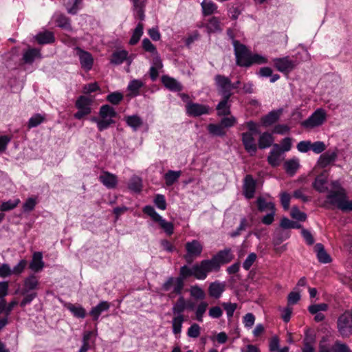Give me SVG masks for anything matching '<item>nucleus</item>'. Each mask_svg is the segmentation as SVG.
Wrapping results in <instances>:
<instances>
[{"label":"nucleus","mask_w":352,"mask_h":352,"mask_svg":"<svg viewBox=\"0 0 352 352\" xmlns=\"http://www.w3.org/2000/svg\"><path fill=\"white\" fill-rule=\"evenodd\" d=\"M322 206L325 208L336 206L343 212H351L352 211V201L347 200L345 189H342L341 191L331 190L327 195L326 200Z\"/></svg>","instance_id":"obj_1"},{"label":"nucleus","mask_w":352,"mask_h":352,"mask_svg":"<svg viewBox=\"0 0 352 352\" xmlns=\"http://www.w3.org/2000/svg\"><path fill=\"white\" fill-rule=\"evenodd\" d=\"M142 211L144 213L149 216L154 222L158 223L160 227L167 235L170 236L173 234V223L163 219L162 217L155 211V208L152 206H145L143 208Z\"/></svg>","instance_id":"obj_2"},{"label":"nucleus","mask_w":352,"mask_h":352,"mask_svg":"<svg viewBox=\"0 0 352 352\" xmlns=\"http://www.w3.org/2000/svg\"><path fill=\"white\" fill-rule=\"evenodd\" d=\"M327 118L326 111L322 108H318L307 119L301 122V126L306 129H312L322 126Z\"/></svg>","instance_id":"obj_3"},{"label":"nucleus","mask_w":352,"mask_h":352,"mask_svg":"<svg viewBox=\"0 0 352 352\" xmlns=\"http://www.w3.org/2000/svg\"><path fill=\"white\" fill-rule=\"evenodd\" d=\"M233 47L236 57V64L240 67H249L251 52L246 45L239 41H234Z\"/></svg>","instance_id":"obj_4"},{"label":"nucleus","mask_w":352,"mask_h":352,"mask_svg":"<svg viewBox=\"0 0 352 352\" xmlns=\"http://www.w3.org/2000/svg\"><path fill=\"white\" fill-rule=\"evenodd\" d=\"M214 82L218 94L222 98H230L232 95L231 89V80L223 75L217 74L214 76Z\"/></svg>","instance_id":"obj_5"},{"label":"nucleus","mask_w":352,"mask_h":352,"mask_svg":"<svg viewBox=\"0 0 352 352\" xmlns=\"http://www.w3.org/2000/svg\"><path fill=\"white\" fill-rule=\"evenodd\" d=\"M234 258L230 248H225L223 250H220L215 255H214L211 259H208L210 261L212 267L214 268V271H218L220 266L223 264L230 263Z\"/></svg>","instance_id":"obj_6"},{"label":"nucleus","mask_w":352,"mask_h":352,"mask_svg":"<svg viewBox=\"0 0 352 352\" xmlns=\"http://www.w3.org/2000/svg\"><path fill=\"white\" fill-rule=\"evenodd\" d=\"M92 100L84 96H80L76 101L75 105L78 111L74 114V118L78 120L82 119L84 116L89 115L91 111Z\"/></svg>","instance_id":"obj_7"},{"label":"nucleus","mask_w":352,"mask_h":352,"mask_svg":"<svg viewBox=\"0 0 352 352\" xmlns=\"http://www.w3.org/2000/svg\"><path fill=\"white\" fill-rule=\"evenodd\" d=\"M214 271L208 259L203 260L199 263L192 265L193 276L198 280H204L209 272Z\"/></svg>","instance_id":"obj_8"},{"label":"nucleus","mask_w":352,"mask_h":352,"mask_svg":"<svg viewBox=\"0 0 352 352\" xmlns=\"http://www.w3.org/2000/svg\"><path fill=\"white\" fill-rule=\"evenodd\" d=\"M193 274L192 267H189L187 265L181 267L179 276L175 278V286L173 287V293L180 295L184 285V280L190 276H193Z\"/></svg>","instance_id":"obj_9"},{"label":"nucleus","mask_w":352,"mask_h":352,"mask_svg":"<svg viewBox=\"0 0 352 352\" xmlns=\"http://www.w3.org/2000/svg\"><path fill=\"white\" fill-rule=\"evenodd\" d=\"M338 330L343 338H349L352 334V320L347 315L340 316L337 321Z\"/></svg>","instance_id":"obj_10"},{"label":"nucleus","mask_w":352,"mask_h":352,"mask_svg":"<svg viewBox=\"0 0 352 352\" xmlns=\"http://www.w3.org/2000/svg\"><path fill=\"white\" fill-rule=\"evenodd\" d=\"M75 50L78 56L81 67L87 72L91 70L94 65V58L91 54L79 47H76Z\"/></svg>","instance_id":"obj_11"},{"label":"nucleus","mask_w":352,"mask_h":352,"mask_svg":"<svg viewBox=\"0 0 352 352\" xmlns=\"http://www.w3.org/2000/svg\"><path fill=\"white\" fill-rule=\"evenodd\" d=\"M186 107L188 115L193 117L209 114L212 110L208 105L194 102H188Z\"/></svg>","instance_id":"obj_12"},{"label":"nucleus","mask_w":352,"mask_h":352,"mask_svg":"<svg viewBox=\"0 0 352 352\" xmlns=\"http://www.w3.org/2000/svg\"><path fill=\"white\" fill-rule=\"evenodd\" d=\"M185 247L187 254L184 256V258L188 263L192 262L193 257L199 256L203 250L202 245L197 240L186 243Z\"/></svg>","instance_id":"obj_13"},{"label":"nucleus","mask_w":352,"mask_h":352,"mask_svg":"<svg viewBox=\"0 0 352 352\" xmlns=\"http://www.w3.org/2000/svg\"><path fill=\"white\" fill-rule=\"evenodd\" d=\"M256 187V182L251 175H247L243 179V194L244 197L250 199L254 197Z\"/></svg>","instance_id":"obj_14"},{"label":"nucleus","mask_w":352,"mask_h":352,"mask_svg":"<svg viewBox=\"0 0 352 352\" xmlns=\"http://www.w3.org/2000/svg\"><path fill=\"white\" fill-rule=\"evenodd\" d=\"M273 61L277 70L283 73H288L295 67L294 62L289 60L287 56L283 58H276Z\"/></svg>","instance_id":"obj_15"},{"label":"nucleus","mask_w":352,"mask_h":352,"mask_svg":"<svg viewBox=\"0 0 352 352\" xmlns=\"http://www.w3.org/2000/svg\"><path fill=\"white\" fill-rule=\"evenodd\" d=\"M283 112V109L282 108L271 111L267 114L261 118V121L262 125L265 127L272 126L277 121H278Z\"/></svg>","instance_id":"obj_16"},{"label":"nucleus","mask_w":352,"mask_h":352,"mask_svg":"<svg viewBox=\"0 0 352 352\" xmlns=\"http://www.w3.org/2000/svg\"><path fill=\"white\" fill-rule=\"evenodd\" d=\"M241 136L245 149L251 155H254L257 151V148L253 134L252 133H243Z\"/></svg>","instance_id":"obj_17"},{"label":"nucleus","mask_w":352,"mask_h":352,"mask_svg":"<svg viewBox=\"0 0 352 352\" xmlns=\"http://www.w3.org/2000/svg\"><path fill=\"white\" fill-rule=\"evenodd\" d=\"M281 148L279 144H274L272 149L270 151L267 157V162L273 167H276L280 165L281 162Z\"/></svg>","instance_id":"obj_18"},{"label":"nucleus","mask_w":352,"mask_h":352,"mask_svg":"<svg viewBox=\"0 0 352 352\" xmlns=\"http://www.w3.org/2000/svg\"><path fill=\"white\" fill-rule=\"evenodd\" d=\"M99 181L107 188H115L118 184V178L115 174L103 171L99 176Z\"/></svg>","instance_id":"obj_19"},{"label":"nucleus","mask_w":352,"mask_h":352,"mask_svg":"<svg viewBox=\"0 0 352 352\" xmlns=\"http://www.w3.org/2000/svg\"><path fill=\"white\" fill-rule=\"evenodd\" d=\"M338 157L337 149L333 151H327L322 154L318 160V165L320 168H326L327 166L334 162Z\"/></svg>","instance_id":"obj_20"},{"label":"nucleus","mask_w":352,"mask_h":352,"mask_svg":"<svg viewBox=\"0 0 352 352\" xmlns=\"http://www.w3.org/2000/svg\"><path fill=\"white\" fill-rule=\"evenodd\" d=\"M327 171L324 170L319 175H318L313 183L314 188L319 192H324L328 190L326 186L327 183Z\"/></svg>","instance_id":"obj_21"},{"label":"nucleus","mask_w":352,"mask_h":352,"mask_svg":"<svg viewBox=\"0 0 352 352\" xmlns=\"http://www.w3.org/2000/svg\"><path fill=\"white\" fill-rule=\"evenodd\" d=\"M38 287V280L34 275H30L24 280L23 287L21 294H26L27 292H35Z\"/></svg>","instance_id":"obj_22"},{"label":"nucleus","mask_w":352,"mask_h":352,"mask_svg":"<svg viewBox=\"0 0 352 352\" xmlns=\"http://www.w3.org/2000/svg\"><path fill=\"white\" fill-rule=\"evenodd\" d=\"M226 285L223 283L215 281L211 283L208 287V293L210 296L214 298H219L222 293L225 291Z\"/></svg>","instance_id":"obj_23"},{"label":"nucleus","mask_w":352,"mask_h":352,"mask_svg":"<svg viewBox=\"0 0 352 352\" xmlns=\"http://www.w3.org/2000/svg\"><path fill=\"white\" fill-rule=\"evenodd\" d=\"M317 258L321 263H329L331 262V256L326 252L324 245L322 243H316L314 247Z\"/></svg>","instance_id":"obj_24"},{"label":"nucleus","mask_w":352,"mask_h":352,"mask_svg":"<svg viewBox=\"0 0 352 352\" xmlns=\"http://www.w3.org/2000/svg\"><path fill=\"white\" fill-rule=\"evenodd\" d=\"M162 82L163 85L170 91H179L182 89V85L176 79L168 76H162Z\"/></svg>","instance_id":"obj_25"},{"label":"nucleus","mask_w":352,"mask_h":352,"mask_svg":"<svg viewBox=\"0 0 352 352\" xmlns=\"http://www.w3.org/2000/svg\"><path fill=\"white\" fill-rule=\"evenodd\" d=\"M29 267L34 272H38L42 270L44 267V262L43 261V254L41 252L34 253Z\"/></svg>","instance_id":"obj_26"},{"label":"nucleus","mask_w":352,"mask_h":352,"mask_svg":"<svg viewBox=\"0 0 352 352\" xmlns=\"http://www.w3.org/2000/svg\"><path fill=\"white\" fill-rule=\"evenodd\" d=\"M110 307V304L107 301H101L96 306L91 308L89 314L92 316L93 320L96 321L99 318L100 314L107 311Z\"/></svg>","instance_id":"obj_27"},{"label":"nucleus","mask_w":352,"mask_h":352,"mask_svg":"<svg viewBox=\"0 0 352 352\" xmlns=\"http://www.w3.org/2000/svg\"><path fill=\"white\" fill-rule=\"evenodd\" d=\"M127 126L131 127L133 131H137L143 124L142 119L138 115L127 116L124 118Z\"/></svg>","instance_id":"obj_28"},{"label":"nucleus","mask_w":352,"mask_h":352,"mask_svg":"<svg viewBox=\"0 0 352 352\" xmlns=\"http://www.w3.org/2000/svg\"><path fill=\"white\" fill-rule=\"evenodd\" d=\"M133 6L134 16L141 21L144 20L145 1L141 0H131Z\"/></svg>","instance_id":"obj_29"},{"label":"nucleus","mask_w":352,"mask_h":352,"mask_svg":"<svg viewBox=\"0 0 352 352\" xmlns=\"http://www.w3.org/2000/svg\"><path fill=\"white\" fill-rule=\"evenodd\" d=\"M230 98H222V100L217 104L216 109L219 116H229L231 113L230 104H229Z\"/></svg>","instance_id":"obj_30"},{"label":"nucleus","mask_w":352,"mask_h":352,"mask_svg":"<svg viewBox=\"0 0 352 352\" xmlns=\"http://www.w3.org/2000/svg\"><path fill=\"white\" fill-rule=\"evenodd\" d=\"M35 39L41 45L52 43L55 41L53 32L47 30L37 34Z\"/></svg>","instance_id":"obj_31"},{"label":"nucleus","mask_w":352,"mask_h":352,"mask_svg":"<svg viewBox=\"0 0 352 352\" xmlns=\"http://www.w3.org/2000/svg\"><path fill=\"white\" fill-rule=\"evenodd\" d=\"M299 167V160L297 158L288 160L284 163V168L286 173L290 176L294 175Z\"/></svg>","instance_id":"obj_32"},{"label":"nucleus","mask_w":352,"mask_h":352,"mask_svg":"<svg viewBox=\"0 0 352 352\" xmlns=\"http://www.w3.org/2000/svg\"><path fill=\"white\" fill-rule=\"evenodd\" d=\"M41 56L40 50L36 48H30L25 51L23 55V60L25 63L32 64L36 58Z\"/></svg>","instance_id":"obj_33"},{"label":"nucleus","mask_w":352,"mask_h":352,"mask_svg":"<svg viewBox=\"0 0 352 352\" xmlns=\"http://www.w3.org/2000/svg\"><path fill=\"white\" fill-rule=\"evenodd\" d=\"M182 175L181 170H168L164 175L166 185L170 186L175 184L180 177Z\"/></svg>","instance_id":"obj_34"},{"label":"nucleus","mask_w":352,"mask_h":352,"mask_svg":"<svg viewBox=\"0 0 352 352\" xmlns=\"http://www.w3.org/2000/svg\"><path fill=\"white\" fill-rule=\"evenodd\" d=\"M274 138L272 134L268 132L262 133L258 139V147L261 149H264L273 146Z\"/></svg>","instance_id":"obj_35"},{"label":"nucleus","mask_w":352,"mask_h":352,"mask_svg":"<svg viewBox=\"0 0 352 352\" xmlns=\"http://www.w3.org/2000/svg\"><path fill=\"white\" fill-rule=\"evenodd\" d=\"M55 21L57 24V26L68 30L71 31L72 30V27L71 24V20L69 17L66 16L65 14H60L57 16L56 19H55Z\"/></svg>","instance_id":"obj_36"},{"label":"nucleus","mask_w":352,"mask_h":352,"mask_svg":"<svg viewBox=\"0 0 352 352\" xmlns=\"http://www.w3.org/2000/svg\"><path fill=\"white\" fill-rule=\"evenodd\" d=\"M258 210L259 212H264L266 210H276L275 205L273 202H267L265 199L263 197H258L256 201Z\"/></svg>","instance_id":"obj_37"},{"label":"nucleus","mask_w":352,"mask_h":352,"mask_svg":"<svg viewBox=\"0 0 352 352\" xmlns=\"http://www.w3.org/2000/svg\"><path fill=\"white\" fill-rule=\"evenodd\" d=\"M201 6L204 16L211 15L217 9V5L211 0H203Z\"/></svg>","instance_id":"obj_38"},{"label":"nucleus","mask_w":352,"mask_h":352,"mask_svg":"<svg viewBox=\"0 0 352 352\" xmlns=\"http://www.w3.org/2000/svg\"><path fill=\"white\" fill-rule=\"evenodd\" d=\"M207 129L210 134L213 136L223 137L226 134V131L223 128V126L219 124H209Z\"/></svg>","instance_id":"obj_39"},{"label":"nucleus","mask_w":352,"mask_h":352,"mask_svg":"<svg viewBox=\"0 0 352 352\" xmlns=\"http://www.w3.org/2000/svg\"><path fill=\"white\" fill-rule=\"evenodd\" d=\"M100 116L105 119L107 118H109V119H112L117 116V113L113 107H111L109 104L102 105L99 111Z\"/></svg>","instance_id":"obj_40"},{"label":"nucleus","mask_w":352,"mask_h":352,"mask_svg":"<svg viewBox=\"0 0 352 352\" xmlns=\"http://www.w3.org/2000/svg\"><path fill=\"white\" fill-rule=\"evenodd\" d=\"M143 24L141 22L138 23L136 28L133 30V34L129 40V43L130 45H134L139 42L141 36L143 34Z\"/></svg>","instance_id":"obj_41"},{"label":"nucleus","mask_w":352,"mask_h":352,"mask_svg":"<svg viewBox=\"0 0 352 352\" xmlns=\"http://www.w3.org/2000/svg\"><path fill=\"white\" fill-rule=\"evenodd\" d=\"M81 3L82 0H67L65 3L67 12L72 15L76 14Z\"/></svg>","instance_id":"obj_42"},{"label":"nucleus","mask_w":352,"mask_h":352,"mask_svg":"<svg viewBox=\"0 0 352 352\" xmlns=\"http://www.w3.org/2000/svg\"><path fill=\"white\" fill-rule=\"evenodd\" d=\"M130 190L134 192H140L142 188V179L138 176H133L128 184Z\"/></svg>","instance_id":"obj_43"},{"label":"nucleus","mask_w":352,"mask_h":352,"mask_svg":"<svg viewBox=\"0 0 352 352\" xmlns=\"http://www.w3.org/2000/svg\"><path fill=\"white\" fill-rule=\"evenodd\" d=\"M18 304L16 300H12L8 305L6 300H0V314L5 313V315L8 316L13 308Z\"/></svg>","instance_id":"obj_44"},{"label":"nucleus","mask_w":352,"mask_h":352,"mask_svg":"<svg viewBox=\"0 0 352 352\" xmlns=\"http://www.w3.org/2000/svg\"><path fill=\"white\" fill-rule=\"evenodd\" d=\"M67 308L78 318H84L86 316V311L81 305L76 306L70 303Z\"/></svg>","instance_id":"obj_45"},{"label":"nucleus","mask_w":352,"mask_h":352,"mask_svg":"<svg viewBox=\"0 0 352 352\" xmlns=\"http://www.w3.org/2000/svg\"><path fill=\"white\" fill-rule=\"evenodd\" d=\"M184 321L183 315L176 316L172 320L173 333L175 335L179 334L182 331V324Z\"/></svg>","instance_id":"obj_46"},{"label":"nucleus","mask_w":352,"mask_h":352,"mask_svg":"<svg viewBox=\"0 0 352 352\" xmlns=\"http://www.w3.org/2000/svg\"><path fill=\"white\" fill-rule=\"evenodd\" d=\"M128 53L125 50H121L113 53L111 63L114 65L122 64L127 58Z\"/></svg>","instance_id":"obj_47"},{"label":"nucleus","mask_w":352,"mask_h":352,"mask_svg":"<svg viewBox=\"0 0 352 352\" xmlns=\"http://www.w3.org/2000/svg\"><path fill=\"white\" fill-rule=\"evenodd\" d=\"M186 309V302L183 296H180L177 302L175 303L172 308V311L174 315L179 316L182 315V313Z\"/></svg>","instance_id":"obj_48"},{"label":"nucleus","mask_w":352,"mask_h":352,"mask_svg":"<svg viewBox=\"0 0 352 352\" xmlns=\"http://www.w3.org/2000/svg\"><path fill=\"white\" fill-rule=\"evenodd\" d=\"M21 201L19 199H15L14 200H8L3 201L0 205V210L1 212L10 211L14 209L19 204Z\"/></svg>","instance_id":"obj_49"},{"label":"nucleus","mask_w":352,"mask_h":352,"mask_svg":"<svg viewBox=\"0 0 352 352\" xmlns=\"http://www.w3.org/2000/svg\"><path fill=\"white\" fill-rule=\"evenodd\" d=\"M280 226L283 229H298L302 227L299 223L293 221L289 219L287 217H283L281 219Z\"/></svg>","instance_id":"obj_50"},{"label":"nucleus","mask_w":352,"mask_h":352,"mask_svg":"<svg viewBox=\"0 0 352 352\" xmlns=\"http://www.w3.org/2000/svg\"><path fill=\"white\" fill-rule=\"evenodd\" d=\"M45 120V117L40 113H36L32 116L28 121V126L29 129L36 127Z\"/></svg>","instance_id":"obj_51"},{"label":"nucleus","mask_w":352,"mask_h":352,"mask_svg":"<svg viewBox=\"0 0 352 352\" xmlns=\"http://www.w3.org/2000/svg\"><path fill=\"white\" fill-rule=\"evenodd\" d=\"M123 94L119 91L109 94L107 96V100L113 105L118 104L123 100Z\"/></svg>","instance_id":"obj_52"},{"label":"nucleus","mask_w":352,"mask_h":352,"mask_svg":"<svg viewBox=\"0 0 352 352\" xmlns=\"http://www.w3.org/2000/svg\"><path fill=\"white\" fill-rule=\"evenodd\" d=\"M208 306V304L205 301H202L198 305L197 309H196L195 315H196V319L199 322L203 321V316L207 309Z\"/></svg>","instance_id":"obj_53"},{"label":"nucleus","mask_w":352,"mask_h":352,"mask_svg":"<svg viewBox=\"0 0 352 352\" xmlns=\"http://www.w3.org/2000/svg\"><path fill=\"white\" fill-rule=\"evenodd\" d=\"M144 85L143 82L137 79H134L128 85V89L131 91L135 96H137L138 94L139 89L142 87Z\"/></svg>","instance_id":"obj_54"},{"label":"nucleus","mask_w":352,"mask_h":352,"mask_svg":"<svg viewBox=\"0 0 352 352\" xmlns=\"http://www.w3.org/2000/svg\"><path fill=\"white\" fill-rule=\"evenodd\" d=\"M207 28L209 32H217L221 31L220 21L217 17L212 16L207 24Z\"/></svg>","instance_id":"obj_55"},{"label":"nucleus","mask_w":352,"mask_h":352,"mask_svg":"<svg viewBox=\"0 0 352 352\" xmlns=\"http://www.w3.org/2000/svg\"><path fill=\"white\" fill-rule=\"evenodd\" d=\"M328 309V305L326 303H320L311 305L308 307V311L311 314L326 311Z\"/></svg>","instance_id":"obj_56"},{"label":"nucleus","mask_w":352,"mask_h":352,"mask_svg":"<svg viewBox=\"0 0 352 352\" xmlns=\"http://www.w3.org/2000/svg\"><path fill=\"white\" fill-rule=\"evenodd\" d=\"M24 296L20 302V306L24 307L25 305L30 304L32 301L37 297L38 294L36 292H27L26 294H21Z\"/></svg>","instance_id":"obj_57"},{"label":"nucleus","mask_w":352,"mask_h":352,"mask_svg":"<svg viewBox=\"0 0 352 352\" xmlns=\"http://www.w3.org/2000/svg\"><path fill=\"white\" fill-rule=\"evenodd\" d=\"M37 204L36 199L34 197H29L23 204V210L24 212H30L32 211Z\"/></svg>","instance_id":"obj_58"},{"label":"nucleus","mask_w":352,"mask_h":352,"mask_svg":"<svg viewBox=\"0 0 352 352\" xmlns=\"http://www.w3.org/2000/svg\"><path fill=\"white\" fill-rule=\"evenodd\" d=\"M290 215L293 219L300 221H305L307 219V214L300 211L297 206L292 207Z\"/></svg>","instance_id":"obj_59"},{"label":"nucleus","mask_w":352,"mask_h":352,"mask_svg":"<svg viewBox=\"0 0 352 352\" xmlns=\"http://www.w3.org/2000/svg\"><path fill=\"white\" fill-rule=\"evenodd\" d=\"M190 292V295L198 300H203L206 296L204 290L198 285L192 286Z\"/></svg>","instance_id":"obj_60"},{"label":"nucleus","mask_w":352,"mask_h":352,"mask_svg":"<svg viewBox=\"0 0 352 352\" xmlns=\"http://www.w3.org/2000/svg\"><path fill=\"white\" fill-rule=\"evenodd\" d=\"M249 63H250L249 67H250L253 64L260 65V64L267 63V59L265 57H264L261 55H259L258 54H251Z\"/></svg>","instance_id":"obj_61"},{"label":"nucleus","mask_w":352,"mask_h":352,"mask_svg":"<svg viewBox=\"0 0 352 352\" xmlns=\"http://www.w3.org/2000/svg\"><path fill=\"white\" fill-rule=\"evenodd\" d=\"M154 204L157 208L164 210L166 209V201L164 195L158 194L154 199Z\"/></svg>","instance_id":"obj_62"},{"label":"nucleus","mask_w":352,"mask_h":352,"mask_svg":"<svg viewBox=\"0 0 352 352\" xmlns=\"http://www.w3.org/2000/svg\"><path fill=\"white\" fill-rule=\"evenodd\" d=\"M200 330L201 329L199 325L197 323H193L188 328L187 335L189 338H197L200 335Z\"/></svg>","instance_id":"obj_63"},{"label":"nucleus","mask_w":352,"mask_h":352,"mask_svg":"<svg viewBox=\"0 0 352 352\" xmlns=\"http://www.w3.org/2000/svg\"><path fill=\"white\" fill-rule=\"evenodd\" d=\"M334 352H352L349 347L344 343L336 341L332 347Z\"/></svg>","instance_id":"obj_64"}]
</instances>
